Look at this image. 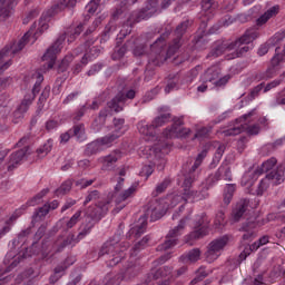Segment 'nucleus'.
Here are the masks:
<instances>
[{
  "mask_svg": "<svg viewBox=\"0 0 285 285\" xmlns=\"http://www.w3.org/2000/svg\"><path fill=\"white\" fill-rule=\"evenodd\" d=\"M14 6H17V0H0V21L12 17Z\"/></svg>",
  "mask_w": 285,
  "mask_h": 285,
  "instance_id": "b1692460",
  "label": "nucleus"
},
{
  "mask_svg": "<svg viewBox=\"0 0 285 285\" xmlns=\"http://www.w3.org/2000/svg\"><path fill=\"white\" fill-rule=\"evenodd\" d=\"M264 90V82L257 85L254 87L249 94V101H253V99H256V97H259V92Z\"/></svg>",
  "mask_w": 285,
  "mask_h": 285,
  "instance_id": "0e129e2a",
  "label": "nucleus"
},
{
  "mask_svg": "<svg viewBox=\"0 0 285 285\" xmlns=\"http://www.w3.org/2000/svg\"><path fill=\"white\" fill-rule=\"evenodd\" d=\"M28 150H30V147H24L22 149H19L16 153H12L7 161V170L8 173H12V170L17 169L19 166H21V161H23V157L28 155Z\"/></svg>",
  "mask_w": 285,
  "mask_h": 285,
  "instance_id": "a211bd4d",
  "label": "nucleus"
},
{
  "mask_svg": "<svg viewBox=\"0 0 285 285\" xmlns=\"http://www.w3.org/2000/svg\"><path fill=\"white\" fill-rule=\"evenodd\" d=\"M222 175H224V163L220 165V167L217 169L215 174H212L207 181L209 186H213V184H217L222 179Z\"/></svg>",
  "mask_w": 285,
  "mask_h": 285,
  "instance_id": "c03bdc74",
  "label": "nucleus"
},
{
  "mask_svg": "<svg viewBox=\"0 0 285 285\" xmlns=\"http://www.w3.org/2000/svg\"><path fill=\"white\" fill-rule=\"evenodd\" d=\"M80 242L81 240L78 236L75 235V233H69L65 238L63 235H59L51 246L52 255H57V253H63L67 246H75Z\"/></svg>",
  "mask_w": 285,
  "mask_h": 285,
  "instance_id": "f8f14e48",
  "label": "nucleus"
},
{
  "mask_svg": "<svg viewBox=\"0 0 285 285\" xmlns=\"http://www.w3.org/2000/svg\"><path fill=\"white\" fill-rule=\"evenodd\" d=\"M119 235H115L104 243L99 249L98 257H105L109 266H117L124 259V255L119 254Z\"/></svg>",
  "mask_w": 285,
  "mask_h": 285,
  "instance_id": "20e7f679",
  "label": "nucleus"
},
{
  "mask_svg": "<svg viewBox=\"0 0 285 285\" xmlns=\"http://www.w3.org/2000/svg\"><path fill=\"white\" fill-rule=\"evenodd\" d=\"M126 99H135V90L130 89L126 95L118 94L107 104V106L110 110H115V112H121V110H124V102Z\"/></svg>",
  "mask_w": 285,
  "mask_h": 285,
  "instance_id": "f3484780",
  "label": "nucleus"
},
{
  "mask_svg": "<svg viewBox=\"0 0 285 285\" xmlns=\"http://www.w3.org/2000/svg\"><path fill=\"white\" fill-rule=\"evenodd\" d=\"M257 37H259V31L255 28H250L247 29L240 38L236 39L234 42H229V46H233L229 50H235L233 59L244 57V55L250 50L248 43H253Z\"/></svg>",
  "mask_w": 285,
  "mask_h": 285,
  "instance_id": "0eeeda50",
  "label": "nucleus"
},
{
  "mask_svg": "<svg viewBox=\"0 0 285 285\" xmlns=\"http://www.w3.org/2000/svg\"><path fill=\"white\" fill-rule=\"evenodd\" d=\"M150 215V218L153 220L161 219L164 217V213H161V204L157 200H151L146 206V213L142 215L136 225H134L129 232L127 233L126 237L127 239H139L146 233V228H148V216Z\"/></svg>",
  "mask_w": 285,
  "mask_h": 285,
  "instance_id": "7ed1b4c3",
  "label": "nucleus"
},
{
  "mask_svg": "<svg viewBox=\"0 0 285 285\" xmlns=\"http://www.w3.org/2000/svg\"><path fill=\"white\" fill-rule=\"evenodd\" d=\"M159 279V275L157 274V268H151L145 278L146 285H153L155 282Z\"/></svg>",
  "mask_w": 285,
  "mask_h": 285,
  "instance_id": "de8ad7c7",
  "label": "nucleus"
},
{
  "mask_svg": "<svg viewBox=\"0 0 285 285\" xmlns=\"http://www.w3.org/2000/svg\"><path fill=\"white\" fill-rule=\"evenodd\" d=\"M244 130H247V134L250 136L257 135L261 130L262 127L259 125H252V126H244V125H237L234 128L225 130L226 137H235V135H242Z\"/></svg>",
  "mask_w": 285,
  "mask_h": 285,
  "instance_id": "6ab92c4d",
  "label": "nucleus"
},
{
  "mask_svg": "<svg viewBox=\"0 0 285 285\" xmlns=\"http://www.w3.org/2000/svg\"><path fill=\"white\" fill-rule=\"evenodd\" d=\"M37 30V23H33L29 31H27L23 37L17 42L13 43L10 48L6 47L0 51V75L6 72L8 68H10V61L4 60L8 57V52H12V55H17V52H21L26 48V43H28V39L32 37V33Z\"/></svg>",
  "mask_w": 285,
  "mask_h": 285,
  "instance_id": "39448f33",
  "label": "nucleus"
},
{
  "mask_svg": "<svg viewBox=\"0 0 285 285\" xmlns=\"http://www.w3.org/2000/svg\"><path fill=\"white\" fill-rule=\"evenodd\" d=\"M73 137H77L78 139L81 138V135H83V125H76L73 126V129L71 130Z\"/></svg>",
  "mask_w": 285,
  "mask_h": 285,
  "instance_id": "774afa93",
  "label": "nucleus"
},
{
  "mask_svg": "<svg viewBox=\"0 0 285 285\" xmlns=\"http://www.w3.org/2000/svg\"><path fill=\"white\" fill-rule=\"evenodd\" d=\"M155 128V126L151 125H146L144 122H140L138 125V130L139 132H141V135H153V129Z\"/></svg>",
  "mask_w": 285,
  "mask_h": 285,
  "instance_id": "13d9d810",
  "label": "nucleus"
},
{
  "mask_svg": "<svg viewBox=\"0 0 285 285\" xmlns=\"http://www.w3.org/2000/svg\"><path fill=\"white\" fill-rule=\"evenodd\" d=\"M208 197V194L204 195L202 194V191L198 190H191V189H187L186 191H184L183 194V199H185V202H188V199H206Z\"/></svg>",
  "mask_w": 285,
  "mask_h": 285,
  "instance_id": "473e14b6",
  "label": "nucleus"
},
{
  "mask_svg": "<svg viewBox=\"0 0 285 285\" xmlns=\"http://www.w3.org/2000/svg\"><path fill=\"white\" fill-rule=\"evenodd\" d=\"M204 83H208L216 81V79H219V72L215 68H209L205 71V73L202 77Z\"/></svg>",
  "mask_w": 285,
  "mask_h": 285,
  "instance_id": "e433bc0d",
  "label": "nucleus"
},
{
  "mask_svg": "<svg viewBox=\"0 0 285 285\" xmlns=\"http://www.w3.org/2000/svg\"><path fill=\"white\" fill-rule=\"evenodd\" d=\"M266 190H268V183H266V178H265V179L261 180L255 193L258 197H262V195H264V193H266Z\"/></svg>",
  "mask_w": 285,
  "mask_h": 285,
  "instance_id": "e2e57ef3",
  "label": "nucleus"
},
{
  "mask_svg": "<svg viewBox=\"0 0 285 285\" xmlns=\"http://www.w3.org/2000/svg\"><path fill=\"white\" fill-rule=\"evenodd\" d=\"M208 222H206V214H202L196 216L194 220V232L189 234L190 239H202V237H206L208 235V226H206Z\"/></svg>",
  "mask_w": 285,
  "mask_h": 285,
  "instance_id": "2eb2a0df",
  "label": "nucleus"
},
{
  "mask_svg": "<svg viewBox=\"0 0 285 285\" xmlns=\"http://www.w3.org/2000/svg\"><path fill=\"white\" fill-rule=\"evenodd\" d=\"M50 150H52V142L47 141L42 147L37 149V153L40 157H46Z\"/></svg>",
  "mask_w": 285,
  "mask_h": 285,
  "instance_id": "bf43d9fd",
  "label": "nucleus"
},
{
  "mask_svg": "<svg viewBox=\"0 0 285 285\" xmlns=\"http://www.w3.org/2000/svg\"><path fill=\"white\" fill-rule=\"evenodd\" d=\"M101 146V142L99 139L96 141L89 142L85 149L86 157H92V155H97L99 153V148Z\"/></svg>",
  "mask_w": 285,
  "mask_h": 285,
  "instance_id": "4c0bfd02",
  "label": "nucleus"
},
{
  "mask_svg": "<svg viewBox=\"0 0 285 285\" xmlns=\"http://www.w3.org/2000/svg\"><path fill=\"white\" fill-rule=\"evenodd\" d=\"M141 272V263H139L138 259L130 258V261L128 262L125 273H124V279H132L135 277H137V275H139V273Z\"/></svg>",
  "mask_w": 285,
  "mask_h": 285,
  "instance_id": "4be33fe9",
  "label": "nucleus"
},
{
  "mask_svg": "<svg viewBox=\"0 0 285 285\" xmlns=\"http://www.w3.org/2000/svg\"><path fill=\"white\" fill-rule=\"evenodd\" d=\"M233 46H235V45H230V42L216 41L212 46V49H210L209 53L207 55V59H210V58L217 59V57H222V55H224V52H226V50L230 51Z\"/></svg>",
  "mask_w": 285,
  "mask_h": 285,
  "instance_id": "aec40b11",
  "label": "nucleus"
},
{
  "mask_svg": "<svg viewBox=\"0 0 285 285\" xmlns=\"http://www.w3.org/2000/svg\"><path fill=\"white\" fill-rule=\"evenodd\" d=\"M69 190H72V181L66 180L58 189H56L55 195H57V197H60V195H68Z\"/></svg>",
  "mask_w": 285,
  "mask_h": 285,
  "instance_id": "37998d69",
  "label": "nucleus"
},
{
  "mask_svg": "<svg viewBox=\"0 0 285 285\" xmlns=\"http://www.w3.org/2000/svg\"><path fill=\"white\" fill-rule=\"evenodd\" d=\"M109 111L108 109L100 110L98 117L94 121V126H96V130H101V127L106 125V119L108 118Z\"/></svg>",
  "mask_w": 285,
  "mask_h": 285,
  "instance_id": "f704fd0d",
  "label": "nucleus"
},
{
  "mask_svg": "<svg viewBox=\"0 0 285 285\" xmlns=\"http://www.w3.org/2000/svg\"><path fill=\"white\" fill-rule=\"evenodd\" d=\"M224 153H226V145H219L215 151L213 161L209 165V168H217L219 161H222V157H224Z\"/></svg>",
  "mask_w": 285,
  "mask_h": 285,
  "instance_id": "2f4dec72",
  "label": "nucleus"
},
{
  "mask_svg": "<svg viewBox=\"0 0 285 285\" xmlns=\"http://www.w3.org/2000/svg\"><path fill=\"white\" fill-rule=\"evenodd\" d=\"M97 199H99V190H92L86 197V199L83 202V206H88V204H90V202H95Z\"/></svg>",
  "mask_w": 285,
  "mask_h": 285,
  "instance_id": "338daca9",
  "label": "nucleus"
},
{
  "mask_svg": "<svg viewBox=\"0 0 285 285\" xmlns=\"http://www.w3.org/2000/svg\"><path fill=\"white\" fill-rule=\"evenodd\" d=\"M47 193H50L49 188L42 189L40 193H38L36 196H33L31 199H29L26 203V205H22L21 210H27L29 208V206H37L38 202H40V199H43V197H46Z\"/></svg>",
  "mask_w": 285,
  "mask_h": 285,
  "instance_id": "c85d7f7f",
  "label": "nucleus"
},
{
  "mask_svg": "<svg viewBox=\"0 0 285 285\" xmlns=\"http://www.w3.org/2000/svg\"><path fill=\"white\" fill-rule=\"evenodd\" d=\"M226 214L224 212V209H220L217 212L216 214V218H215V228H219L220 226H224V224H226Z\"/></svg>",
  "mask_w": 285,
  "mask_h": 285,
  "instance_id": "09e8293b",
  "label": "nucleus"
},
{
  "mask_svg": "<svg viewBox=\"0 0 285 285\" xmlns=\"http://www.w3.org/2000/svg\"><path fill=\"white\" fill-rule=\"evenodd\" d=\"M124 181L125 179L119 177L118 183L115 186L114 193L108 195V199H116L117 206H119L121 202H126V199H129V197H132V194L135 193V190H137V187L131 186L127 190L119 194L121 188H124Z\"/></svg>",
  "mask_w": 285,
  "mask_h": 285,
  "instance_id": "4468645a",
  "label": "nucleus"
},
{
  "mask_svg": "<svg viewBox=\"0 0 285 285\" xmlns=\"http://www.w3.org/2000/svg\"><path fill=\"white\" fill-rule=\"evenodd\" d=\"M50 97V86L45 87V89L42 90L39 100H38V106L39 108H43V104H46V101H48V98Z\"/></svg>",
  "mask_w": 285,
  "mask_h": 285,
  "instance_id": "3c124183",
  "label": "nucleus"
},
{
  "mask_svg": "<svg viewBox=\"0 0 285 285\" xmlns=\"http://www.w3.org/2000/svg\"><path fill=\"white\" fill-rule=\"evenodd\" d=\"M170 186V179L165 178L160 184L156 186V189L153 191V197H158L163 193H166V188Z\"/></svg>",
  "mask_w": 285,
  "mask_h": 285,
  "instance_id": "79ce46f5",
  "label": "nucleus"
},
{
  "mask_svg": "<svg viewBox=\"0 0 285 285\" xmlns=\"http://www.w3.org/2000/svg\"><path fill=\"white\" fill-rule=\"evenodd\" d=\"M248 210V200L243 199L236 204V207L233 210V217L235 222H239L244 217V213Z\"/></svg>",
  "mask_w": 285,
  "mask_h": 285,
  "instance_id": "bb28decb",
  "label": "nucleus"
},
{
  "mask_svg": "<svg viewBox=\"0 0 285 285\" xmlns=\"http://www.w3.org/2000/svg\"><path fill=\"white\" fill-rule=\"evenodd\" d=\"M121 159V151L117 150L104 158L102 170H114L115 164Z\"/></svg>",
  "mask_w": 285,
  "mask_h": 285,
  "instance_id": "393cba45",
  "label": "nucleus"
},
{
  "mask_svg": "<svg viewBox=\"0 0 285 285\" xmlns=\"http://www.w3.org/2000/svg\"><path fill=\"white\" fill-rule=\"evenodd\" d=\"M95 224H97L92 218H88L86 216L85 223H82L79 227V233L77 235L78 239L81 242L87 235H90L92 228H95Z\"/></svg>",
  "mask_w": 285,
  "mask_h": 285,
  "instance_id": "a878e982",
  "label": "nucleus"
},
{
  "mask_svg": "<svg viewBox=\"0 0 285 285\" xmlns=\"http://www.w3.org/2000/svg\"><path fill=\"white\" fill-rule=\"evenodd\" d=\"M75 0H58L53 6H51L48 11L49 17H55V14H59V12H63L66 8L72 10L76 8Z\"/></svg>",
  "mask_w": 285,
  "mask_h": 285,
  "instance_id": "5701e85b",
  "label": "nucleus"
},
{
  "mask_svg": "<svg viewBox=\"0 0 285 285\" xmlns=\"http://www.w3.org/2000/svg\"><path fill=\"white\" fill-rule=\"evenodd\" d=\"M69 266H72V259L67 258L63 263L55 268L56 275H59V273H63V271H67Z\"/></svg>",
  "mask_w": 285,
  "mask_h": 285,
  "instance_id": "4d7b16f0",
  "label": "nucleus"
},
{
  "mask_svg": "<svg viewBox=\"0 0 285 285\" xmlns=\"http://www.w3.org/2000/svg\"><path fill=\"white\" fill-rule=\"evenodd\" d=\"M235 190H236V186L235 184H228L226 185L225 189H224V194H223V202L225 204V206H228V204H230V202H233V195H235Z\"/></svg>",
  "mask_w": 285,
  "mask_h": 285,
  "instance_id": "7c9ffc66",
  "label": "nucleus"
},
{
  "mask_svg": "<svg viewBox=\"0 0 285 285\" xmlns=\"http://www.w3.org/2000/svg\"><path fill=\"white\" fill-rule=\"evenodd\" d=\"M190 24L189 21L181 22L177 26L175 30L176 38L174 39L173 43L166 49V39L170 37V30L165 31L160 35L156 41L150 45V52H149V65L150 66H161L169 57H173L181 48V38L188 30V26Z\"/></svg>",
  "mask_w": 285,
  "mask_h": 285,
  "instance_id": "f257e3e1",
  "label": "nucleus"
},
{
  "mask_svg": "<svg viewBox=\"0 0 285 285\" xmlns=\"http://www.w3.org/2000/svg\"><path fill=\"white\" fill-rule=\"evenodd\" d=\"M199 257H202V250L199 248H194L189 250L186 255L181 256L183 262H199Z\"/></svg>",
  "mask_w": 285,
  "mask_h": 285,
  "instance_id": "72a5a7b5",
  "label": "nucleus"
},
{
  "mask_svg": "<svg viewBox=\"0 0 285 285\" xmlns=\"http://www.w3.org/2000/svg\"><path fill=\"white\" fill-rule=\"evenodd\" d=\"M63 41H66V33L60 35L55 43L50 46L46 53L42 56V61H47V65H45V68L47 66V70H52V68H55L57 55L61 52V46L63 45Z\"/></svg>",
  "mask_w": 285,
  "mask_h": 285,
  "instance_id": "1a4fd4ad",
  "label": "nucleus"
},
{
  "mask_svg": "<svg viewBox=\"0 0 285 285\" xmlns=\"http://www.w3.org/2000/svg\"><path fill=\"white\" fill-rule=\"evenodd\" d=\"M179 83V73L176 75H169L168 76V82L167 86L165 87V92L168 95L169 92H173L175 88H177Z\"/></svg>",
  "mask_w": 285,
  "mask_h": 285,
  "instance_id": "c9c22d12",
  "label": "nucleus"
},
{
  "mask_svg": "<svg viewBox=\"0 0 285 285\" xmlns=\"http://www.w3.org/2000/svg\"><path fill=\"white\" fill-rule=\"evenodd\" d=\"M147 50H148V47L145 43H140L134 48L132 53L135 57H144L148 55Z\"/></svg>",
  "mask_w": 285,
  "mask_h": 285,
  "instance_id": "8fccbe9b",
  "label": "nucleus"
},
{
  "mask_svg": "<svg viewBox=\"0 0 285 285\" xmlns=\"http://www.w3.org/2000/svg\"><path fill=\"white\" fill-rule=\"evenodd\" d=\"M126 6H128V0H121L120 1V8L116 9V11L112 14L114 19H119V17H121V14L126 10H128V8Z\"/></svg>",
  "mask_w": 285,
  "mask_h": 285,
  "instance_id": "6e6d98bb",
  "label": "nucleus"
},
{
  "mask_svg": "<svg viewBox=\"0 0 285 285\" xmlns=\"http://www.w3.org/2000/svg\"><path fill=\"white\" fill-rule=\"evenodd\" d=\"M228 242H230L228 235L220 236L209 242L206 247L207 249L205 252V259L209 264H213V262L219 259V256L222 255V253H224V248L228 246Z\"/></svg>",
  "mask_w": 285,
  "mask_h": 285,
  "instance_id": "6e6552de",
  "label": "nucleus"
},
{
  "mask_svg": "<svg viewBox=\"0 0 285 285\" xmlns=\"http://www.w3.org/2000/svg\"><path fill=\"white\" fill-rule=\"evenodd\" d=\"M197 175H187L185 176V180L183 183V187H184V193H186L187 190H190V188L193 187V181H195Z\"/></svg>",
  "mask_w": 285,
  "mask_h": 285,
  "instance_id": "5fc2aeb1",
  "label": "nucleus"
},
{
  "mask_svg": "<svg viewBox=\"0 0 285 285\" xmlns=\"http://www.w3.org/2000/svg\"><path fill=\"white\" fill-rule=\"evenodd\" d=\"M279 12V7H272L269 8L264 14H262L257 20V26H264L268 21V19H272V17H275Z\"/></svg>",
  "mask_w": 285,
  "mask_h": 285,
  "instance_id": "c756f323",
  "label": "nucleus"
},
{
  "mask_svg": "<svg viewBox=\"0 0 285 285\" xmlns=\"http://www.w3.org/2000/svg\"><path fill=\"white\" fill-rule=\"evenodd\" d=\"M46 230H48V224L45 223L36 232L33 236L35 242H39L46 235Z\"/></svg>",
  "mask_w": 285,
  "mask_h": 285,
  "instance_id": "680f3d73",
  "label": "nucleus"
},
{
  "mask_svg": "<svg viewBox=\"0 0 285 285\" xmlns=\"http://www.w3.org/2000/svg\"><path fill=\"white\" fill-rule=\"evenodd\" d=\"M259 226V220L257 218L247 219L240 230H243V240L244 242H253L257 237V227Z\"/></svg>",
  "mask_w": 285,
  "mask_h": 285,
  "instance_id": "dca6fc26",
  "label": "nucleus"
},
{
  "mask_svg": "<svg viewBox=\"0 0 285 285\" xmlns=\"http://www.w3.org/2000/svg\"><path fill=\"white\" fill-rule=\"evenodd\" d=\"M158 278L161 279V277H168V275H170V273H173V267L170 266H164L160 268H156Z\"/></svg>",
  "mask_w": 285,
  "mask_h": 285,
  "instance_id": "052dcab7",
  "label": "nucleus"
},
{
  "mask_svg": "<svg viewBox=\"0 0 285 285\" xmlns=\"http://www.w3.org/2000/svg\"><path fill=\"white\" fill-rule=\"evenodd\" d=\"M50 213V207L48 205H45L43 207H40L35 214H33V222H39L46 217Z\"/></svg>",
  "mask_w": 285,
  "mask_h": 285,
  "instance_id": "a18cd8bd",
  "label": "nucleus"
},
{
  "mask_svg": "<svg viewBox=\"0 0 285 285\" xmlns=\"http://www.w3.org/2000/svg\"><path fill=\"white\" fill-rule=\"evenodd\" d=\"M277 166V158H269L265 163L262 164L261 169H257L255 173H258V175H262V173H268L273 170Z\"/></svg>",
  "mask_w": 285,
  "mask_h": 285,
  "instance_id": "ea45409f",
  "label": "nucleus"
},
{
  "mask_svg": "<svg viewBox=\"0 0 285 285\" xmlns=\"http://www.w3.org/2000/svg\"><path fill=\"white\" fill-rule=\"evenodd\" d=\"M132 46H135V39L128 40L122 47L117 50L116 55H118V57H124V55H126V52H128V50H130Z\"/></svg>",
  "mask_w": 285,
  "mask_h": 285,
  "instance_id": "603ef678",
  "label": "nucleus"
},
{
  "mask_svg": "<svg viewBox=\"0 0 285 285\" xmlns=\"http://www.w3.org/2000/svg\"><path fill=\"white\" fill-rule=\"evenodd\" d=\"M148 242H150V237L145 236L141 240L136 243L131 248V257H137V253H139L140 250H144V248L148 246Z\"/></svg>",
  "mask_w": 285,
  "mask_h": 285,
  "instance_id": "58836bf2",
  "label": "nucleus"
},
{
  "mask_svg": "<svg viewBox=\"0 0 285 285\" xmlns=\"http://www.w3.org/2000/svg\"><path fill=\"white\" fill-rule=\"evenodd\" d=\"M200 6L204 12H213L217 8V2L215 0H202Z\"/></svg>",
  "mask_w": 285,
  "mask_h": 285,
  "instance_id": "49530a36",
  "label": "nucleus"
},
{
  "mask_svg": "<svg viewBox=\"0 0 285 285\" xmlns=\"http://www.w3.org/2000/svg\"><path fill=\"white\" fill-rule=\"evenodd\" d=\"M168 121H170V114H161L156 117L151 124L154 128H161V126H164V124H168Z\"/></svg>",
  "mask_w": 285,
  "mask_h": 285,
  "instance_id": "a19ab883",
  "label": "nucleus"
},
{
  "mask_svg": "<svg viewBox=\"0 0 285 285\" xmlns=\"http://www.w3.org/2000/svg\"><path fill=\"white\" fill-rule=\"evenodd\" d=\"M181 126H184V120L181 118L174 119L171 128L164 130V137L166 139H179L181 137H188L190 129H186Z\"/></svg>",
  "mask_w": 285,
  "mask_h": 285,
  "instance_id": "ddd939ff",
  "label": "nucleus"
},
{
  "mask_svg": "<svg viewBox=\"0 0 285 285\" xmlns=\"http://www.w3.org/2000/svg\"><path fill=\"white\" fill-rule=\"evenodd\" d=\"M282 41H284V36H282V33H276L274 37L269 38L264 45H261L257 55L259 57L268 55V50H271V48H275V46H279Z\"/></svg>",
  "mask_w": 285,
  "mask_h": 285,
  "instance_id": "412c9836",
  "label": "nucleus"
},
{
  "mask_svg": "<svg viewBox=\"0 0 285 285\" xmlns=\"http://www.w3.org/2000/svg\"><path fill=\"white\" fill-rule=\"evenodd\" d=\"M92 184H95V179L88 180V179L81 178L76 180V186L80 189L88 188V186H92Z\"/></svg>",
  "mask_w": 285,
  "mask_h": 285,
  "instance_id": "69168bd1",
  "label": "nucleus"
},
{
  "mask_svg": "<svg viewBox=\"0 0 285 285\" xmlns=\"http://www.w3.org/2000/svg\"><path fill=\"white\" fill-rule=\"evenodd\" d=\"M108 210H110V199L100 200L95 206H89L87 209V216L92 222L99 223L101 218L108 215Z\"/></svg>",
  "mask_w": 285,
  "mask_h": 285,
  "instance_id": "9b49d317",
  "label": "nucleus"
},
{
  "mask_svg": "<svg viewBox=\"0 0 285 285\" xmlns=\"http://www.w3.org/2000/svg\"><path fill=\"white\" fill-rule=\"evenodd\" d=\"M32 78L37 79V81L35 82L32 90L24 95L20 106L13 112L14 119H23V114L28 112V108H30V106H32V102L35 101V97H37V95H39V92L41 91L43 75L36 72L33 73Z\"/></svg>",
  "mask_w": 285,
  "mask_h": 285,
  "instance_id": "423d86ee",
  "label": "nucleus"
},
{
  "mask_svg": "<svg viewBox=\"0 0 285 285\" xmlns=\"http://www.w3.org/2000/svg\"><path fill=\"white\" fill-rule=\"evenodd\" d=\"M170 3H173V0H147L146 6L140 11H134L130 13L127 22L120 30L119 39H126V37L132 32V26H135V23L150 19V17L159 10V6L163 10H166Z\"/></svg>",
  "mask_w": 285,
  "mask_h": 285,
  "instance_id": "f03ea898",
  "label": "nucleus"
},
{
  "mask_svg": "<svg viewBox=\"0 0 285 285\" xmlns=\"http://www.w3.org/2000/svg\"><path fill=\"white\" fill-rule=\"evenodd\" d=\"M70 61H72V56L65 57L58 65V72H66L70 66Z\"/></svg>",
  "mask_w": 285,
  "mask_h": 285,
  "instance_id": "864d4df0",
  "label": "nucleus"
},
{
  "mask_svg": "<svg viewBox=\"0 0 285 285\" xmlns=\"http://www.w3.org/2000/svg\"><path fill=\"white\" fill-rule=\"evenodd\" d=\"M186 222H188V217L180 219L178 226H176L174 229L169 230L164 244L158 246V250H168L169 248L177 246V242H178L177 238L179 237V235H181V230H184V228H186Z\"/></svg>",
  "mask_w": 285,
  "mask_h": 285,
  "instance_id": "9d476101",
  "label": "nucleus"
},
{
  "mask_svg": "<svg viewBox=\"0 0 285 285\" xmlns=\"http://www.w3.org/2000/svg\"><path fill=\"white\" fill-rule=\"evenodd\" d=\"M121 135H124V131L115 130L105 137L98 138V141L100 142V146H110L115 144V141H117Z\"/></svg>",
  "mask_w": 285,
  "mask_h": 285,
  "instance_id": "cd10ccee",
  "label": "nucleus"
}]
</instances>
